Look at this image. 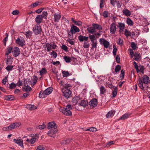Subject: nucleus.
I'll use <instances>...</instances> for the list:
<instances>
[{"label":"nucleus","mask_w":150,"mask_h":150,"mask_svg":"<svg viewBox=\"0 0 150 150\" xmlns=\"http://www.w3.org/2000/svg\"><path fill=\"white\" fill-rule=\"evenodd\" d=\"M149 82V77L146 75H144L142 78H139L137 81L138 86L142 90L144 89V87H148Z\"/></svg>","instance_id":"f257e3e1"},{"label":"nucleus","mask_w":150,"mask_h":150,"mask_svg":"<svg viewBox=\"0 0 150 150\" xmlns=\"http://www.w3.org/2000/svg\"><path fill=\"white\" fill-rule=\"evenodd\" d=\"M72 109V108L70 105H67L66 108L61 107L59 108V111L64 115L69 116L72 115V112L70 111Z\"/></svg>","instance_id":"f03ea898"},{"label":"nucleus","mask_w":150,"mask_h":150,"mask_svg":"<svg viewBox=\"0 0 150 150\" xmlns=\"http://www.w3.org/2000/svg\"><path fill=\"white\" fill-rule=\"evenodd\" d=\"M80 31V30L76 26L72 25L71 27L70 31L68 33V36L70 38H72L73 37V34L76 33H78Z\"/></svg>","instance_id":"7ed1b4c3"},{"label":"nucleus","mask_w":150,"mask_h":150,"mask_svg":"<svg viewBox=\"0 0 150 150\" xmlns=\"http://www.w3.org/2000/svg\"><path fill=\"white\" fill-rule=\"evenodd\" d=\"M33 31L35 34H39L41 33L42 31L41 26L40 25L36 24L33 27Z\"/></svg>","instance_id":"20e7f679"},{"label":"nucleus","mask_w":150,"mask_h":150,"mask_svg":"<svg viewBox=\"0 0 150 150\" xmlns=\"http://www.w3.org/2000/svg\"><path fill=\"white\" fill-rule=\"evenodd\" d=\"M16 43L19 46L23 47L25 45V41L24 38L21 37V38H18L16 40Z\"/></svg>","instance_id":"39448f33"},{"label":"nucleus","mask_w":150,"mask_h":150,"mask_svg":"<svg viewBox=\"0 0 150 150\" xmlns=\"http://www.w3.org/2000/svg\"><path fill=\"white\" fill-rule=\"evenodd\" d=\"M62 91L63 93L64 96L67 98H69L71 94V92L70 89H62Z\"/></svg>","instance_id":"423d86ee"},{"label":"nucleus","mask_w":150,"mask_h":150,"mask_svg":"<svg viewBox=\"0 0 150 150\" xmlns=\"http://www.w3.org/2000/svg\"><path fill=\"white\" fill-rule=\"evenodd\" d=\"M21 51L19 48L17 47H15L13 48L12 52L13 55L15 57L18 56L20 54Z\"/></svg>","instance_id":"0eeeda50"},{"label":"nucleus","mask_w":150,"mask_h":150,"mask_svg":"<svg viewBox=\"0 0 150 150\" xmlns=\"http://www.w3.org/2000/svg\"><path fill=\"white\" fill-rule=\"evenodd\" d=\"M57 128H53L49 130L47 132L48 135L50 137H54V135L57 132Z\"/></svg>","instance_id":"6e6552de"},{"label":"nucleus","mask_w":150,"mask_h":150,"mask_svg":"<svg viewBox=\"0 0 150 150\" xmlns=\"http://www.w3.org/2000/svg\"><path fill=\"white\" fill-rule=\"evenodd\" d=\"M116 24L114 23H112L110 25V32L112 34H115L116 30Z\"/></svg>","instance_id":"1a4fd4ad"},{"label":"nucleus","mask_w":150,"mask_h":150,"mask_svg":"<svg viewBox=\"0 0 150 150\" xmlns=\"http://www.w3.org/2000/svg\"><path fill=\"white\" fill-rule=\"evenodd\" d=\"M54 17V21L55 22H59L60 18H61V16L60 13H55L53 14Z\"/></svg>","instance_id":"9d476101"},{"label":"nucleus","mask_w":150,"mask_h":150,"mask_svg":"<svg viewBox=\"0 0 150 150\" xmlns=\"http://www.w3.org/2000/svg\"><path fill=\"white\" fill-rule=\"evenodd\" d=\"M91 106L95 107L97 105V100L96 98L93 99L89 103Z\"/></svg>","instance_id":"9b49d317"},{"label":"nucleus","mask_w":150,"mask_h":150,"mask_svg":"<svg viewBox=\"0 0 150 150\" xmlns=\"http://www.w3.org/2000/svg\"><path fill=\"white\" fill-rule=\"evenodd\" d=\"M43 19L41 16L40 15H38L35 19V21L37 23V24L40 25V24L42 22Z\"/></svg>","instance_id":"f8f14e48"},{"label":"nucleus","mask_w":150,"mask_h":150,"mask_svg":"<svg viewBox=\"0 0 150 150\" xmlns=\"http://www.w3.org/2000/svg\"><path fill=\"white\" fill-rule=\"evenodd\" d=\"M47 128L48 129L57 128V126L54 122H49L48 124Z\"/></svg>","instance_id":"ddd939ff"},{"label":"nucleus","mask_w":150,"mask_h":150,"mask_svg":"<svg viewBox=\"0 0 150 150\" xmlns=\"http://www.w3.org/2000/svg\"><path fill=\"white\" fill-rule=\"evenodd\" d=\"M88 37L87 36L80 35L78 37V39L80 42H84L88 40Z\"/></svg>","instance_id":"4468645a"},{"label":"nucleus","mask_w":150,"mask_h":150,"mask_svg":"<svg viewBox=\"0 0 150 150\" xmlns=\"http://www.w3.org/2000/svg\"><path fill=\"white\" fill-rule=\"evenodd\" d=\"M117 27L119 29V32L121 33L124 30L125 28V25L124 24L120 22L118 23V25H117Z\"/></svg>","instance_id":"2eb2a0df"},{"label":"nucleus","mask_w":150,"mask_h":150,"mask_svg":"<svg viewBox=\"0 0 150 150\" xmlns=\"http://www.w3.org/2000/svg\"><path fill=\"white\" fill-rule=\"evenodd\" d=\"M4 100H14L15 97L12 95L5 96L4 97Z\"/></svg>","instance_id":"dca6fc26"},{"label":"nucleus","mask_w":150,"mask_h":150,"mask_svg":"<svg viewBox=\"0 0 150 150\" xmlns=\"http://www.w3.org/2000/svg\"><path fill=\"white\" fill-rule=\"evenodd\" d=\"M122 12L123 14L127 16H129L131 15L130 11L127 9L124 8Z\"/></svg>","instance_id":"f3484780"},{"label":"nucleus","mask_w":150,"mask_h":150,"mask_svg":"<svg viewBox=\"0 0 150 150\" xmlns=\"http://www.w3.org/2000/svg\"><path fill=\"white\" fill-rule=\"evenodd\" d=\"M134 59L136 61H139L142 59L139 53H135L134 55Z\"/></svg>","instance_id":"a211bd4d"},{"label":"nucleus","mask_w":150,"mask_h":150,"mask_svg":"<svg viewBox=\"0 0 150 150\" xmlns=\"http://www.w3.org/2000/svg\"><path fill=\"white\" fill-rule=\"evenodd\" d=\"M87 30L89 33L92 34H94L96 32L94 27L93 26L92 27H88L87 28Z\"/></svg>","instance_id":"6ab92c4d"},{"label":"nucleus","mask_w":150,"mask_h":150,"mask_svg":"<svg viewBox=\"0 0 150 150\" xmlns=\"http://www.w3.org/2000/svg\"><path fill=\"white\" fill-rule=\"evenodd\" d=\"M53 91V88L51 87L47 88L44 91V93L48 95L50 94Z\"/></svg>","instance_id":"aec40b11"},{"label":"nucleus","mask_w":150,"mask_h":150,"mask_svg":"<svg viewBox=\"0 0 150 150\" xmlns=\"http://www.w3.org/2000/svg\"><path fill=\"white\" fill-rule=\"evenodd\" d=\"M131 114L129 112H127L122 115L120 118V120H124L129 117Z\"/></svg>","instance_id":"412c9836"},{"label":"nucleus","mask_w":150,"mask_h":150,"mask_svg":"<svg viewBox=\"0 0 150 150\" xmlns=\"http://www.w3.org/2000/svg\"><path fill=\"white\" fill-rule=\"evenodd\" d=\"M115 113V111L114 110H112L106 114V117L107 118H109L114 115Z\"/></svg>","instance_id":"4be33fe9"},{"label":"nucleus","mask_w":150,"mask_h":150,"mask_svg":"<svg viewBox=\"0 0 150 150\" xmlns=\"http://www.w3.org/2000/svg\"><path fill=\"white\" fill-rule=\"evenodd\" d=\"M27 108L30 110H33L37 109V107L34 105H27Z\"/></svg>","instance_id":"5701e85b"},{"label":"nucleus","mask_w":150,"mask_h":150,"mask_svg":"<svg viewBox=\"0 0 150 150\" xmlns=\"http://www.w3.org/2000/svg\"><path fill=\"white\" fill-rule=\"evenodd\" d=\"M92 26L94 27L95 30L98 29V30H102V26L98 24L93 23Z\"/></svg>","instance_id":"b1692460"},{"label":"nucleus","mask_w":150,"mask_h":150,"mask_svg":"<svg viewBox=\"0 0 150 150\" xmlns=\"http://www.w3.org/2000/svg\"><path fill=\"white\" fill-rule=\"evenodd\" d=\"M121 66L119 65H117L115 67V72H113V73L114 74H117V72L120 71L121 70Z\"/></svg>","instance_id":"393cba45"},{"label":"nucleus","mask_w":150,"mask_h":150,"mask_svg":"<svg viewBox=\"0 0 150 150\" xmlns=\"http://www.w3.org/2000/svg\"><path fill=\"white\" fill-rule=\"evenodd\" d=\"M45 48H47V52L50 51L52 50V45L47 42L45 44Z\"/></svg>","instance_id":"a878e982"},{"label":"nucleus","mask_w":150,"mask_h":150,"mask_svg":"<svg viewBox=\"0 0 150 150\" xmlns=\"http://www.w3.org/2000/svg\"><path fill=\"white\" fill-rule=\"evenodd\" d=\"M88 102L84 100H81V101L79 103V105L82 106L83 107L86 106L87 105Z\"/></svg>","instance_id":"bb28decb"},{"label":"nucleus","mask_w":150,"mask_h":150,"mask_svg":"<svg viewBox=\"0 0 150 150\" xmlns=\"http://www.w3.org/2000/svg\"><path fill=\"white\" fill-rule=\"evenodd\" d=\"M38 78L37 77L35 76L34 75L33 76V78L32 79V80L33 83H31V85L34 86L35 85L37 82Z\"/></svg>","instance_id":"cd10ccee"},{"label":"nucleus","mask_w":150,"mask_h":150,"mask_svg":"<svg viewBox=\"0 0 150 150\" xmlns=\"http://www.w3.org/2000/svg\"><path fill=\"white\" fill-rule=\"evenodd\" d=\"M97 41H95L91 42V49H96L97 46Z\"/></svg>","instance_id":"c85d7f7f"},{"label":"nucleus","mask_w":150,"mask_h":150,"mask_svg":"<svg viewBox=\"0 0 150 150\" xmlns=\"http://www.w3.org/2000/svg\"><path fill=\"white\" fill-rule=\"evenodd\" d=\"M71 20L75 25H77L79 26H81L82 24V22L81 21H76L73 18L71 19Z\"/></svg>","instance_id":"c756f323"},{"label":"nucleus","mask_w":150,"mask_h":150,"mask_svg":"<svg viewBox=\"0 0 150 150\" xmlns=\"http://www.w3.org/2000/svg\"><path fill=\"white\" fill-rule=\"evenodd\" d=\"M13 48L11 46H9L7 49V51L6 53V55H8L12 52L13 50Z\"/></svg>","instance_id":"7c9ffc66"},{"label":"nucleus","mask_w":150,"mask_h":150,"mask_svg":"<svg viewBox=\"0 0 150 150\" xmlns=\"http://www.w3.org/2000/svg\"><path fill=\"white\" fill-rule=\"evenodd\" d=\"M126 23L129 26H132L134 24L133 21L129 17L127 18Z\"/></svg>","instance_id":"2f4dec72"},{"label":"nucleus","mask_w":150,"mask_h":150,"mask_svg":"<svg viewBox=\"0 0 150 150\" xmlns=\"http://www.w3.org/2000/svg\"><path fill=\"white\" fill-rule=\"evenodd\" d=\"M36 138L35 137L32 138L31 139H26V141L28 143H30L31 144H34L36 141Z\"/></svg>","instance_id":"473e14b6"},{"label":"nucleus","mask_w":150,"mask_h":150,"mask_svg":"<svg viewBox=\"0 0 150 150\" xmlns=\"http://www.w3.org/2000/svg\"><path fill=\"white\" fill-rule=\"evenodd\" d=\"M91 42L97 41L96 37L93 35H90L89 36Z\"/></svg>","instance_id":"72a5a7b5"},{"label":"nucleus","mask_w":150,"mask_h":150,"mask_svg":"<svg viewBox=\"0 0 150 150\" xmlns=\"http://www.w3.org/2000/svg\"><path fill=\"white\" fill-rule=\"evenodd\" d=\"M63 58L67 63L70 62L71 60V58L67 56H64Z\"/></svg>","instance_id":"f704fd0d"},{"label":"nucleus","mask_w":150,"mask_h":150,"mask_svg":"<svg viewBox=\"0 0 150 150\" xmlns=\"http://www.w3.org/2000/svg\"><path fill=\"white\" fill-rule=\"evenodd\" d=\"M47 15L48 13L46 11H43L42 12V14L41 15H39L42 16V18L46 19Z\"/></svg>","instance_id":"c9c22d12"},{"label":"nucleus","mask_w":150,"mask_h":150,"mask_svg":"<svg viewBox=\"0 0 150 150\" xmlns=\"http://www.w3.org/2000/svg\"><path fill=\"white\" fill-rule=\"evenodd\" d=\"M47 15L48 13L46 11H43L42 12V14L41 15H39L42 16V18L46 19Z\"/></svg>","instance_id":"e433bc0d"},{"label":"nucleus","mask_w":150,"mask_h":150,"mask_svg":"<svg viewBox=\"0 0 150 150\" xmlns=\"http://www.w3.org/2000/svg\"><path fill=\"white\" fill-rule=\"evenodd\" d=\"M117 87H115L114 88L112 91V97H115L116 96L117 93Z\"/></svg>","instance_id":"4c0bfd02"},{"label":"nucleus","mask_w":150,"mask_h":150,"mask_svg":"<svg viewBox=\"0 0 150 150\" xmlns=\"http://www.w3.org/2000/svg\"><path fill=\"white\" fill-rule=\"evenodd\" d=\"M24 34L27 37L29 38L31 37L32 34V32L31 31L28 30V31L24 32Z\"/></svg>","instance_id":"58836bf2"},{"label":"nucleus","mask_w":150,"mask_h":150,"mask_svg":"<svg viewBox=\"0 0 150 150\" xmlns=\"http://www.w3.org/2000/svg\"><path fill=\"white\" fill-rule=\"evenodd\" d=\"M90 44L88 40L84 42L83 46L84 48H87L89 47Z\"/></svg>","instance_id":"ea45409f"},{"label":"nucleus","mask_w":150,"mask_h":150,"mask_svg":"<svg viewBox=\"0 0 150 150\" xmlns=\"http://www.w3.org/2000/svg\"><path fill=\"white\" fill-rule=\"evenodd\" d=\"M100 94H103L105 93L106 90L104 86H101L100 88Z\"/></svg>","instance_id":"a19ab883"},{"label":"nucleus","mask_w":150,"mask_h":150,"mask_svg":"<svg viewBox=\"0 0 150 150\" xmlns=\"http://www.w3.org/2000/svg\"><path fill=\"white\" fill-rule=\"evenodd\" d=\"M46 94L44 93V91L42 92L41 91L39 94V96L40 98H43L46 96Z\"/></svg>","instance_id":"79ce46f5"},{"label":"nucleus","mask_w":150,"mask_h":150,"mask_svg":"<svg viewBox=\"0 0 150 150\" xmlns=\"http://www.w3.org/2000/svg\"><path fill=\"white\" fill-rule=\"evenodd\" d=\"M125 70L124 69H122L121 71V73L120 75V79L122 80L123 79L125 76Z\"/></svg>","instance_id":"37998d69"},{"label":"nucleus","mask_w":150,"mask_h":150,"mask_svg":"<svg viewBox=\"0 0 150 150\" xmlns=\"http://www.w3.org/2000/svg\"><path fill=\"white\" fill-rule=\"evenodd\" d=\"M104 41V43H103V45L104 47L105 48H107L108 47L109 45V42L107 41L106 40H103Z\"/></svg>","instance_id":"c03bdc74"},{"label":"nucleus","mask_w":150,"mask_h":150,"mask_svg":"<svg viewBox=\"0 0 150 150\" xmlns=\"http://www.w3.org/2000/svg\"><path fill=\"white\" fill-rule=\"evenodd\" d=\"M38 2H35V3L30 4L28 6V7L30 8H33L38 6Z\"/></svg>","instance_id":"a18cd8bd"},{"label":"nucleus","mask_w":150,"mask_h":150,"mask_svg":"<svg viewBox=\"0 0 150 150\" xmlns=\"http://www.w3.org/2000/svg\"><path fill=\"white\" fill-rule=\"evenodd\" d=\"M13 66L8 65L6 67L5 69L7 71H10L13 70Z\"/></svg>","instance_id":"49530a36"},{"label":"nucleus","mask_w":150,"mask_h":150,"mask_svg":"<svg viewBox=\"0 0 150 150\" xmlns=\"http://www.w3.org/2000/svg\"><path fill=\"white\" fill-rule=\"evenodd\" d=\"M124 35L127 38L129 36L131 35V33L127 29H126L125 30Z\"/></svg>","instance_id":"de8ad7c7"},{"label":"nucleus","mask_w":150,"mask_h":150,"mask_svg":"<svg viewBox=\"0 0 150 150\" xmlns=\"http://www.w3.org/2000/svg\"><path fill=\"white\" fill-rule=\"evenodd\" d=\"M47 71L45 68H42L41 70L39 71L40 75H42L46 73Z\"/></svg>","instance_id":"09e8293b"},{"label":"nucleus","mask_w":150,"mask_h":150,"mask_svg":"<svg viewBox=\"0 0 150 150\" xmlns=\"http://www.w3.org/2000/svg\"><path fill=\"white\" fill-rule=\"evenodd\" d=\"M17 86V84L13 82L9 84V88L10 89H13L15 88Z\"/></svg>","instance_id":"8fccbe9b"},{"label":"nucleus","mask_w":150,"mask_h":150,"mask_svg":"<svg viewBox=\"0 0 150 150\" xmlns=\"http://www.w3.org/2000/svg\"><path fill=\"white\" fill-rule=\"evenodd\" d=\"M133 64L137 72L138 73L139 72V69L137 63L135 62L134 61L133 62Z\"/></svg>","instance_id":"3c124183"},{"label":"nucleus","mask_w":150,"mask_h":150,"mask_svg":"<svg viewBox=\"0 0 150 150\" xmlns=\"http://www.w3.org/2000/svg\"><path fill=\"white\" fill-rule=\"evenodd\" d=\"M6 36L4 38V40H3V42L5 46L6 45V42L8 40V34L7 33H6Z\"/></svg>","instance_id":"603ef678"},{"label":"nucleus","mask_w":150,"mask_h":150,"mask_svg":"<svg viewBox=\"0 0 150 150\" xmlns=\"http://www.w3.org/2000/svg\"><path fill=\"white\" fill-rule=\"evenodd\" d=\"M117 42L118 45H120L121 46L123 45V40L120 38L118 39V40L117 41Z\"/></svg>","instance_id":"864d4df0"},{"label":"nucleus","mask_w":150,"mask_h":150,"mask_svg":"<svg viewBox=\"0 0 150 150\" xmlns=\"http://www.w3.org/2000/svg\"><path fill=\"white\" fill-rule=\"evenodd\" d=\"M46 127L44 123L43 122L42 125H39L37 126L36 128L39 129H44Z\"/></svg>","instance_id":"5fc2aeb1"},{"label":"nucleus","mask_w":150,"mask_h":150,"mask_svg":"<svg viewBox=\"0 0 150 150\" xmlns=\"http://www.w3.org/2000/svg\"><path fill=\"white\" fill-rule=\"evenodd\" d=\"M71 38H68L67 41L71 45H74V39H71Z\"/></svg>","instance_id":"6e6d98bb"},{"label":"nucleus","mask_w":150,"mask_h":150,"mask_svg":"<svg viewBox=\"0 0 150 150\" xmlns=\"http://www.w3.org/2000/svg\"><path fill=\"white\" fill-rule=\"evenodd\" d=\"M140 69L139 70V71L142 74H144V71L145 69V68L143 66L140 65L139 66Z\"/></svg>","instance_id":"4d7b16f0"},{"label":"nucleus","mask_w":150,"mask_h":150,"mask_svg":"<svg viewBox=\"0 0 150 150\" xmlns=\"http://www.w3.org/2000/svg\"><path fill=\"white\" fill-rule=\"evenodd\" d=\"M109 13L108 11H105L103 13V16L104 18H106L109 16Z\"/></svg>","instance_id":"13d9d810"},{"label":"nucleus","mask_w":150,"mask_h":150,"mask_svg":"<svg viewBox=\"0 0 150 150\" xmlns=\"http://www.w3.org/2000/svg\"><path fill=\"white\" fill-rule=\"evenodd\" d=\"M50 55H52V56L54 58H55L57 56V54L56 52L54 51H52V52H51Z\"/></svg>","instance_id":"bf43d9fd"},{"label":"nucleus","mask_w":150,"mask_h":150,"mask_svg":"<svg viewBox=\"0 0 150 150\" xmlns=\"http://www.w3.org/2000/svg\"><path fill=\"white\" fill-rule=\"evenodd\" d=\"M62 74L64 77H67L69 75V73L68 71H62Z\"/></svg>","instance_id":"052dcab7"},{"label":"nucleus","mask_w":150,"mask_h":150,"mask_svg":"<svg viewBox=\"0 0 150 150\" xmlns=\"http://www.w3.org/2000/svg\"><path fill=\"white\" fill-rule=\"evenodd\" d=\"M71 85L69 83H66L64 84V87H63L62 88V89H65L66 88V89H70V87H71Z\"/></svg>","instance_id":"680f3d73"},{"label":"nucleus","mask_w":150,"mask_h":150,"mask_svg":"<svg viewBox=\"0 0 150 150\" xmlns=\"http://www.w3.org/2000/svg\"><path fill=\"white\" fill-rule=\"evenodd\" d=\"M79 99V98L77 96L74 97L72 99V101L74 103H76L78 102V101Z\"/></svg>","instance_id":"e2e57ef3"},{"label":"nucleus","mask_w":150,"mask_h":150,"mask_svg":"<svg viewBox=\"0 0 150 150\" xmlns=\"http://www.w3.org/2000/svg\"><path fill=\"white\" fill-rule=\"evenodd\" d=\"M61 48L62 50L65 52H67L68 51V47L65 45H62V46Z\"/></svg>","instance_id":"0e129e2a"},{"label":"nucleus","mask_w":150,"mask_h":150,"mask_svg":"<svg viewBox=\"0 0 150 150\" xmlns=\"http://www.w3.org/2000/svg\"><path fill=\"white\" fill-rule=\"evenodd\" d=\"M114 144V142L113 141H111L107 142L106 144V146L107 147H109L111 145Z\"/></svg>","instance_id":"69168bd1"},{"label":"nucleus","mask_w":150,"mask_h":150,"mask_svg":"<svg viewBox=\"0 0 150 150\" xmlns=\"http://www.w3.org/2000/svg\"><path fill=\"white\" fill-rule=\"evenodd\" d=\"M131 47L133 50H135L137 48V46L134 42H132L131 43Z\"/></svg>","instance_id":"338daca9"},{"label":"nucleus","mask_w":150,"mask_h":150,"mask_svg":"<svg viewBox=\"0 0 150 150\" xmlns=\"http://www.w3.org/2000/svg\"><path fill=\"white\" fill-rule=\"evenodd\" d=\"M22 81H21L19 79L18 82L16 83L17 86L19 87L23 85Z\"/></svg>","instance_id":"774afa93"}]
</instances>
